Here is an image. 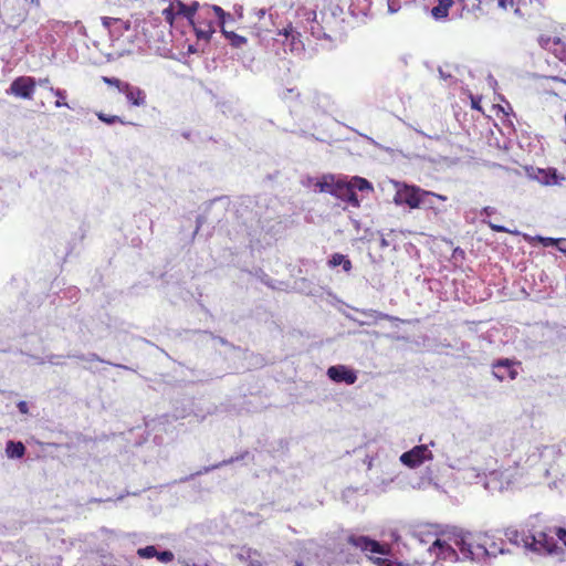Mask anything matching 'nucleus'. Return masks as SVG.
Here are the masks:
<instances>
[{
    "label": "nucleus",
    "mask_w": 566,
    "mask_h": 566,
    "mask_svg": "<svg viewBox=\"0 0 566 566\" xmlns=\"http://www.w3.org/2000/svg\"><path fill=\"white\" fill-rule=\"evenodd\" d=\"M388 537L390 543L384 544L368 535L350 534L347 537V542L365 553L367 560L376 566H408V564L398 560L394 555L397 554L403 557L409 552L411 542H422L420 537L415 533H408L407 537H402L397 530H390Z\"/></svg>",
    "instance_id": "f257e3e1"
},
{
    "label": "nucleus",
    "mask_w": 566,
    "mask_h": 566,
    "mask_svg": "<svg viewBox=\"0 0 566 566\" xmlns=\"http://www.w3.org/2000/svg\"><path fill=\"white\" fill-rule=\"evenodd\" d=\"M237 224L249 238L260 234L263 219L270 218L268 199L262 196H241L232 202Z\"/></svg>",
    "instance_id": "f03ea898"
},
{
    "label": "nucleus",
    "mask_w": 566,
    "mask_h": 566,
    "mask_svg": "<svg viewBox=\"0 0 566 566\" xmlns=\"http://www.w3.org/2000/svg\"><path fill=\"white\" fill-rule=\"evenodd\" d=\"M446 534L448 539L459 548L463 559H470L483 566L490 565L492 558L505 552L503 547H497L494 542L490 547H486L485 543H478L473 533L457 526H449Z\"/></svg>",
    "instance_id": "7ed1b4c3"
},
{
    "label": "nucleus",
    "mask_w": 566,
    "mask_h": 566,
    "mask_svg": "<svg viewBox=\"0 0 566 566\" xmlns=\"http://www.w3.org/2000/svg\"><path fill=\"white\" fill-rule=\"evenodd\" d=\"M373 444L368 443L365 447L354 449V453L364 455V463L367 465L369 472V492L384 493L388 490L389 485L396 481L390 472L387 471L388 463L382 459L379 451L374 453Z\"/></svg>",
    "instance_id": "20e7f679"
},
{
    "label": "nucleus",
    "mask_w": 566,
    "mask_h": 566,
    "mask_svg": "<svg viewBox=\"0 0 566 566\" xmlns=\"http://www.w3.org/2000/svg\"><path fill=\"white\" fill-rule=\"evenodd\" d=\"M505 536L516 545L522 542L527 551L538 554L557 555L563 552V548L554 537L553 527L530 532L527 535L510 527L505 531Z\"/></svg>",
    "instance_id": "39448f33"
},
{
    "label": "nucleus",
    "mask_w": 566,
    "mask_h": 566,
    "mask_svg": "<svg viewBox=\"0 0 566 566\" xmlns=\"http://www.w3.org/2000/svg\"><path fill=\"white\" fill-rule=\"evenodd\" d=\"M396 188L392 202L396 206H408L410 209H420V200L423 193L422 188L405 181L391 180Z\"/></svg>",
    "instance_id": "423d86ee"
},
{
    "label": "nucleus",
    "mask_w": 566,
    "mask_h": 566,
    "mask_svg": "<svg viewBox=\"0 0 566 566\" xmlns=\"http://www.w3.org/2000/svg\"><path fill=\"white\" fill-rule=\"evenodd\" d=\"M103 81L108 86L117 88L118 93L123 94L132 107H142L146 104V92L140 87L130 84L129 82L123 81L118 77L104 76Z\"/></svg>",
    "instance_id": "0eeeda50"
},
{
    "label": "nucleus",
    "mask_w": 566,
    "mask_h": 566,
    "mask_svg": "<svg viewBox=\"0 0 566 566\" xmlns=\"http://www.w3.org/2000/svg\"><path fill=\"white\" fill-rule=\"evenodd\" d=\"M434 441H430L428 444H419L413 447L412 449L403 452L399 460L400 462L410 468L415 469L420 467L424 461L432 460L433 454L432 451L429 450V447H434Z\"/></svg>",
    "instance_id": "6e6552de"
},
{
    "label": "nucleus",
    "mask_w": 566,
    "mask_h": 566,
    "mask_svg": "<svg viewBox=\"0 0 566 566\" xmlns=\"http://www.w3.org/2000/svg\"><path fill=\"white\" fill-rule=\"evenodd\" d=\"M317 557L321 558V563L324 566H344L345 564L359 563V556L345 551L334 552L328 548H321L317 553Z\"/></svg>",
    "instance_id": "1a4fd4ad"
},
{
    "label": "nucleus",
    "mask_w": 566,
    "mask_h": 566,
    "mask_svg": "<svg viewBox=\"0 0 566 566\" xmlns=\"http://www.w3.org/2000/svg\"><path fill=\"white\" fill-rule=\"evenodd\" d=\"M36 86V81L32 76H18L6 90L8 95H13L23 99H31Z\"/></svg>",
    "instance_id": "9d476101"
},
{
    "label": "nucleus",
    "mask_w": 566,
    "mask_h": 566,
    "mask_svg": "<svg viewBox=\"0 0 566 566\" xmlns=\"http://www.w3.org/2000/svg\"><path fill=\"white\" fill-rule=\"evenodd\" d=\"M198 8L199 3L197 1H193L191 4H187L181 0H176L171 2L170 6L163 11V13L168 21H172L176 15H180L192 22Z\"/></svg>",
    "instance_id": "9b49d317"
},
{
    "label": "nucleus",
    "mask_w": 566,
    "mask_h": 566,
    "mask_svg": "<svg viewBox=\"0 0 566 566\" xmlns=\"http://www.w3.org/2000/svg\"><path fill=\"white\" fill-rule=\"evenodd\" d=\"M326 375L335 384L354 385L358 378L353 367L342 364L329 366Z\"/></svg>",
    "instance_id": "f8f14e48"
},
{
    "label": "nucleus",
    "mask_w": 566,
    "mask_h": 566,
    "mask_svg": "<svg viewBox=\"0 0 566 566\" xmlns=\"http://www.w3.org/2000/svg\"><path fill=\"white\" fill-rule=\"evenodd\" d=\"M314 19L311 24V34L316 39H325L332 40V35L327 32L329 29L328 24L331 20H335L336 13L332 12L329 14L325 12H321V21L317 20L316 12H313Z\"/></svg>",
    "instance_id": "ddd939ff"
},
{
    "label": "nucleus",
    "mask_w": 566,
    "mask_h": 566,
    "mask_svg": "<svg viewBox=\"0 0 566 566\" xmlns=\"http://www.w3.org/2000/svg\"><path fill=\"white\" fill-rule=\"evenodd\" d=\"M369 493L368 485L348 486L342 492V501L350 509L363 506L361 499Z\"/></svg>",
    "instance_id": "4468645a"
},
{
    "label": "nucleus",
    "mask_w": 566,
    "mask_h": 566,
    "mask_svg": "<svg viewBox=\"0 0 566 566\" xmlns=\"http://www.w3.org/2000/svg\"><path fill=\"white\" fill-rule=\"evenodd\" d=\"M492 375L500 381H503L505 378L515 379L517 377V371L514 368V364L509 358H501L495 360L492 364Z\"/></svg>",
    "instance_id": "2eb2a0df"
},
{
    "label": "nucleus",
    "mask_w": 566,
    "mask_h": 566,
    "mask_svg": "<svg viewBox=\"0 0 566 566\" xmlns=\"http://www.w3.org/2000/svg\"><path fill=\"white\" fill-rule=\"evenodd\" d=\"M443 455L447 458L448 465L452 469L461 470L462 462L468 458V451L460 452L459 443L455 437H452L451 443L446 448Z\"/></svg>",
    "instance_id": "dca6fc26"
},
{
    "label": "nucleus",
    "mask_w": 566,
    "mask_h": 566,
    "mask_svg": "<svg viewBox=\"0 0 566 566\" xmlns=\"http://www.w3.org/2000/svg\"><path fill=\"white\" fill-rule=\"evenodd\" d=\"M0 7L9 12L15 22L22 21L27 13V0H0Z\"/></svg>",
    "instance_id": "f3484780"
},
{
    "label": "nucleus",
    "mask_w": 566,
    "mask_h": 566,
    "mask_svg": "<svg viewBox=\"0 0 566 566\" xmlns=\"http://www.w3.org/2000/svg\"><path fill=\"white\" fill-rule=\"evenodd\" d=\"M430 551H433L439 558L451 562L459 560L458 552L451 544L447 543L446 541L437 538L431 545Z\"/></svg>",
    "instance_id": "a211bd4d"
},
{
    "label": "nucleus",
    "mask_w": 566,
    "mask_h": 566,
    "mask_svg": "<svg viewBox=\"0 0 566 566\" xmlns=\"http://www.w3.org/2000/svg\"><path fill=\"white\" fill-rule=\"evenodd\" d=\"M249 457H250V452L249 451H243L242 453H240L237 457H231L230 459L223 460V461H221L219 463H216V464H212V465H209V467H203L201 470L197 471L196 473L191 474L190 476H186V478L181 479L180 481L181 482L188 481L189 479L193 478L195 475H201V474H205V473H209V472H211V471H213L216 469H219L221 467L231 464V463L237 462V461L245 460Z\"/></svg>",
    "instance_id": "6ab92c4d"
},
{
    "label": "nucleus",
    "mask_w": 566,
    "mask_h": 566,
    "mask_svg": "<svg viewBox=\"0 0 566 566\" xmlns=\"http://www.w3.org/2000/svg\"><path fill=\"white\" fill-rule=\"evenodd\" d=\"M327 265L331 269L342 266L345 273H349L353 269V264L348 255L339 252H335L328 256Z\"/></svg>",
    "instance_id": "aec40b11"
},
{
    "label": "nucleus",
    "mask_w": 566,
    "mask_h": 566,
    "mask_svg": "<svg viewBox=\"0 0 566 566\" xmlns=\"http://www.w3.org/2000/svg\"><path fill=\"white\" fill-rule=\"evenodd\" d=\"M27 453V447L22 441L8 440L6 443V455L9 459H22Z\"/></svg>",
    "instance_id": "412c9836"
},
{
    "label": "nucleus",
    "mask_w": 566,
    "mask_h": 566,
    "mask_svg": "<svg viewBox=\"0 0 566 566\" xmlns=\"http://www.w3.org/2000/svg\"><path fill=\"white\" fill-rule=\"evenodd\" d=\"M536 179L546 186L552 185H558L559 180H563V177H559L557 174V170L554 168H547V169H538V175L536 176Z\"/></svg>",
    "instance_id": "4be33fe9"
},
{
    "label": "nucleus",
    "mask_w": 566,
    "mask_h": 566,
    "mask_svg": "<svg viewBox=\"0 0 566 566\" xmlns=\"http://www.w3.org/2000/svg\"><path fill=\"white\" fill-rule=\"evenodd\" d=\"M442 200L446 201L447 197L442 195L434 193L429 190H423L421 200H420V209H437L436 201Z\"/></svg>",
    "instance_id": "5701e85b"
},
{
    "label": "nucleus",
    "mask_w": 566,
    "mask_h": 566,
    "mask_svg": "<svg viewBox=\"0 0 566 566\" xmlns=\"http://www.w3.org/2000/svg\"><path fill=\"white\" fill-rule=\"evenodd\" d=\"M274 220L273 213L270 211V218L266 220L263 219V227L260 229V233L264 231L265 233L275 237L279 235L284 227L282 224V221H275L274 223H271Z\"/></svg>",
    "instance_id": "b1692460"
},
{
    "label": "nucleus",
    "mask_w": 566,
    "mask_h": 566,
    "mask_svg": "<svg viewBox=\"0 0 566 566\" xmlns=\"http://www.w3.org/2000/svg\"><path fill=\"white\" fill-rule=\"evenodd\" d=\"M347 186L349 188H352L353 190L360 191V192H366V191H373L374 190L373 184L368 179H366L364 177H359V176L352 177L348 180Z\"/></svg>",
    "instance_id": "393cba45"
},
{
    "label": "nucleus",
    "mask_w": 566,
    "mask_h": 566,
    "mask_svg": "<svg viewBox=\"0 0 566 566\" xmlns=\"http://www.w3.org/2000/svg\"><path fill=\"white\" fill-rule=\"evenodd\" d=\"M452 4V0H438V4L431 9V15L436 20L447 18L449 14V9Z\"/></svg>",
    "instance_id": "a878e982"
},
{
    "label": "nucleus",
    "mask_w": 566,
    "mask_h": 566,
    "mask_svg": "<svg viewBox=\"0 0 566 566\" xmlns=\"http://www.w3.org/2000/svg\"><path fill=\"white\" fill-rule=\"evenodd\" d=\"M239 558L244 560L248 566H264V563L259 559V554L250 548H242Z\"/></svg>",
    "instance_id": "bb28decb"
},
{
    "label": "nucleus",
    "mask_w": 566,
    "mask_h": 566,
    "mask_svg": "<svg viewBox=\"0 0 566 566\" xmlns=\"http://www.w3.org/2000/svg\"><path fill=\"white\" fill-rule=\"evenodd\" d=\"M221 33L229 41L230 45L235 49L243 46L248 41L245 36H242L234 31L226 30V27L221 29Z\"/></svg>",
    "instance_id": "cd10ccee"
},
{
    "label": "nucleus",
    "mask_w": 566,
    "mask_h": 566,
    "mask_svg": "<svg viewBox=\"0 0 566 566\" xmlns=\"http://www.w3.org/2000/svg\"><path fill=\"white\" fill-rule=\"evenodd\" d=\"M312 102L324 113L328 112L333 104L331 96L324 93H315Z\"/></svg>",
    "instance_id": "c85d7f7f"
},
{
    "label": "nucleus",
    "mask_w": 566,
    "mask_h": 566,
    "mask_svg": "<svg viewBox=\"0 0 566 566\" xmlns=\"http://www.w3.org/2000/svg\"><path fill=\"white\" fill-rule=\"evenodd\" d=\"M339 198L348 205L358 208L360 206V199L355 190L348 186L339 193Z\"/></svg>",
    "instance_id": "c756f323"
},
{
    "label": "nucleus",
    "mask_w": 566,
    "mask_h": 566,
    "mask_svg": "<svg viewBox=\"0 0 566 566\" xmlns=\"http://www.w3.org/2000/svg\"><path fill=\"white\" fill-rule=\"evenodd\" d=\"M96 116L102 123L109 125V126L117 124V123H120L122 125H135L134 123L124 120L122 117H119L117 115H109V114H105L103 112H97Z\"/></svg>",
    "instance_id": "7c9ffc66"
},
{
    "label": "nucleus",
    "mask_w": 566,
    "mask_h": 566,
    "mask_svg": "<svg viewBox=\"0 0 566 566\" xmlns=\"http://www.w3.org/2000/svg\"><path fill=\"white\" fill-rule=\"evenodd\" d=\"M211 9L218 19L220 30L226 27L227 21L233 20L232 15L229 12L224 11L221 7L213 4L211 6Z\"/></svg>",
    "instance_id": "2f4dec72"
},
{
    "label": "nucleus",
    "mask_w": 566,
    "mask_h": 566,
    "mask_svg": "<svg viewBox=\"0 0 566 566\" xmlns=\"http://www.w3.org/2000/svg\"><path fill=\"white\" fill-rule=\"evenodd\" d=\"M250 274L259 279L263 284L271 289H276L275 281L269 276L261 268H255L253 271H249Z\"/></svg>",
    "instance_id": "473e14b6"
},
{
    "label": "nucleus",
    "mask_w": 566,
    "mask_h": 566,
    "mask_svg": "<svg viewBox=\"0 0 566 566\" xmlns=\"http://www.w3.org/2000/svg\"><path fill=\"white\" fill-rule=\"evenodd\" d=\"M462 471L463 480L468 481L469 483H479L482 479V474L476 468L470 467L463 469Z\"/></svg>",
    "instance_id": "72a5a7b5"
},
{
    "label": "nucleus",
    "mask_w": 566,
    "mask_h": 566,
    "mask_svg": "<svg viewBox=\"0 0 566 566\" xmlns=\"http://www.w3.org/2000/svg\"><path fill=\"white\" fill-rule=\"evenodd\" d=\"M213 32H214V29H213L211 22H209L207 24V28L195 27V33H196L198 40H203L206 42H209L212 38Z\"/></svg>",
    "instance_id": "f704fd0d"
},
{
    "label": "nucleus",
    "mask_w": 566,
    "mask_h": 566,
    "mask_svg": "<svg viewBox=\"0 0 566 566\" xmlns=\"http://www.w3.org/2000/svg\"><path fill=\"white\" fill-rule=\"evenodd\" d=\"M50 91L57 97V99L54 103L55 107H67L73 109V107L65 102L67 95L65 90L50 87Z\"/></svg>",
    "instance_id": "c9c22d12"
},
{
    "label": "nucleus",
    "mask_w": 566,
    "mask_h": 566,
    "mask_svg": "<svg viewBox=\"0 0 566 566\" xmlns=\"http://www.w3.org/2000/svg\"><path fill=\"white\" fill-rule=\"evenodd\" d=\"M192 333L195 334H203V335H207L209 337H211L212 339H216L219 344L223 345V346H227L229 347L230 349L232 350H237L239 349L238 346L233 345L232 343H230L228 339H226L224 337H221V336H216L213 335V333L211 332H208V331H192Z\"/></svg>",
    "instance_id": "e433bc0d"
},
{
    "label": "nucleus",
    "mask_w": 566,
    "mask_h": 566,
    "mask_svg": "<svg viewBox=\"0 0 566 566\" xmlns=\"http://www.w3.org/2000/svg\"><path fill=\"white\" fill-rule=\"evenodd\" d=\"M85 361H99V363H105V364H109L114 367H117V368H122V369H126V370H133L130 367L126 366V365H122V364H115V363H111L108 360H105L103 358H101L97 354L95 353H88L86 354L85 356Z\"/></svg>",
    "instance_id": "4c0bfd02"
},
{
    "label": "nucleus",
    "mask_w": 566,
    "mask_h": 566,
    "mask_svg": "<svg viewBox=\"0 0 566 566\" xmlns=\"http://www.w3.org/2000/svg\"><path fill=\"white\" fill-rule=\"evenodd\" d=\"M332 180H333V177L332 176H323L317 182H316V187L318 188V190L321 192H329V193H333L332 191Z\"/></svg>",
    "instance_id": "58836bf2"
},
{
    "label": "nucleus",
    "mask_w": 566,
    "mask_h": 566,
    "mask_svg": "<svg viewBox=\"0 0 566 566\" xmlns=\"http://www.w3.org/2000/svg\"><path fill=\"white\" fill-rule=\"evenodd\" d=\"M504 473L499 471H492L489 475H484L486 481L484 482V488L488 490L496 489V485L492 486V483H495L500 478H503Z\"/></svg>",
    "instance_id": "ea45409f"
},
{
    "label": "nucleus",
    "mask_w": 566,
    "mask_h": 566,
    "mask_svg": "<svg viewBox=\"0 0 566 566\" xmlns=\"http://www.w3.org/2000/svg\"><path fill=\"white\" fill-rule=\"evenodd\" d=\"M533 240L541 243L544 248H556L557 238L536 235Z\"/></svg>",
    "instance_id": "a19ab883"
},
{
    "label": "nucleus",
    "mask_w": 566,
    "mask_h": 566,
    "mask_svg": "<svg viewBox=\"0 0 566 566\" xmlns=\"http://www.w3.org/2000/svg\"><path fill=\"white\" fill-rule=\"evenodd\" d=\"M483 222H485L494 232L513 233V234H518L520 233L517 230L511 231L505 226L496 224V223H494V221L483 220Z\"/></svg>",
    "instance_id": "79ce46f5"
},
{
    "label": "nucleus",
    "mask_w": 566,
    "mask_h": 566,
    "mask_svg": "<svg viewBox=\"0 0 566 566\" xmlns=\"http://www.w3.org/2000/svg\"><path fill=\"white\" fill-rule=\"evenodd\" d=\"M138 555L143 558L156 557L157 548L153 545H148L138 549Z\"/></svg>",
    "instance_id": "37998d69"
},
{
    "label": "nucleus",
    "mask_w": 566,
    "mask_h": 566,
    "mask_svg": "<svg viewBox=\"0 0 566 566\" xmlns=\"http://www.w3.org/2000/svg\"><path fill=\"white\" fill-rule=\"evenodd\" d=\"M156 558L161 563H169L174 559V553L169 549L157 551Z\"/></svg>",
    "instance_id": "c03bdc74"
},
{
    "label": "nucleus",
    "mask_w": 566,
    "mask_h": 566,
    "mask_svg": "<svg viewBox=\"0 0 566 566\" xmlns=\"http://www.w3.org/2000/svg\"><path fill=\"white\" fill-rule=\"evenodd\" d=\"M554 537H556L557 542L560 541L566 546V528L562 526L553 527Z\"/></svg>",
    "instance_id": "a18cd8bd"
},
{
    "label": "nucleus",
    "mask_w": 566,
    "mask_h": 566,
    "mask_svg": "<svg viewBox=\"0 0 566 566\" xmlns=\"http://www.w3.org/2000/svg\"><path fill=\"white\" fill-rule=\"evenodd\" d=\"M300 36L301 34L300 33H296V34H292L291 36V51H295V50H300V49H303V44L300 40Z\"/></svg>",
    "instance_id": "49530a36"
},
{
    "label": "nucleus",
    "mask_w": 566,
    "mask_h": 566,
    "mask_svg": "<svg viewBox=\"0 0 566 566\" xmlns=\"http://www.w3.org/2000/svg\"><path fill=\"white\" fill-rule=\"evenodd\" d=\"M412 489H422L430 484V478H420L416 482H410Z\"/></svg>",
    "instance_id": "de8ad7c7"
},
{
    "label": "nucleus",
    "mask_w": 566,
    "mask_h": 566,
    "mask_svg": "<svg viewBox=\"0 0 566 566\" xmlns=\"http://www.w3.org/2000/svg\"><path fill=\"white\" fill-rule=\"evenodd\" d=\"M101 20H102L103 27L107 30H109L113 24L120 21L118 18H111V17H102Z\"/></svg>",
    "instance_id": "09e8293b"
},
{
    "label": "nucleus",
    "mask_w": 566,
    "mask_h": 566,
    "mask_svg": "<svg viewBox=\"0 0 566 566\" xmlns=\"http://www.w3.org/2000/svg\"><path fill=\"white\" fill-rule=\"evenodd\" d=\"M387 2H388V12H389L390 14H394V13H396V12H398V11H399V9H400V3H399V1H396V0H387Z\"/></svg>",
    "instance_id": "8fccbe9b"
},
{
    "label": "nucleus",
    "mask_w": 566,
    "mask_h": 566,
    "mask_svg": "<svg viewBox=\"0 0 566 566\" xmlns=\"http://www.w3.org/2000/svg\"><path fill=\"white\" fill-rule=\"evenodd\" d=\"M206 525L205 524H197L193 527L188 530V533L191 536H196L197 534H202Z\"/></svg>",
    "instance_id": "3c124183"
},
{
    "label": "nucleus",
    "mask_w": 566,
    "mask_h": 566,
    "mask_svg": "<svg viewBox=\"0 0 566 566\" xmlns=\"http://www.w3.org/2000/svg\"><path fill=\"white\" fill-rule=\"evenodd\" d=\"M46 359H48V363H50L51 365H56V366L57 365H63V361L61 360L62 359L61 355L52 354V355H49L46 357Z\"/></svg>",
    "instance_id": "603ef678"
},
{
    "label": "nucleus",
    "mask_w": 566,
    "mask_h": 566,
    "mask_svg": "<svg viewBox=\"0 0 566 566\" xmlns=\"http://www.w3.org/2000/svg\"><path fill=\"white\" fill-rule=\"evenodd\" d=\"M494 213H496V209L493 207L486 206L481 209L480 217H491Z\"/></svg>",
    "instance_id": "864d4df0"
},
{
    "label": "nucleus",
    "mask_w": 566,
    "mask_h": 566,
    "mask_svg": "<svg viewBox=\"0 0 566 566\" xmlns=\"http://www.w3.org/2000/svg\"><path fill=\"white\" fill-rule=\"evenodd\" d=\"M555 249H557L562 253H566V238H557Z\"/></svg>",
    "instance_id": "5fc2aeb1"
},
{
    "label": "nucleus",
    "mask_w": 566,
    "mask_h": 566,
    "mask_svg": "<svg viewBox=\"0 0 566 566\" xmlns=\"http://www.w3.org/2000/svg\"><path fill=\"white\" fill-rule=\"evenodd\" d=\"M297 32L294 31L293 27L291 24L287 25V28H284L282 31H280V34H283L286 39L291 38L292 34H296Z\"/></svg>",
    "instance_id": "6e6d98bb"
},
{
    "label": "nucleus",
    "mask_w": 566,
    "mask_h": 566,
    "mask_svg": "<svg viewBox=\"0 0 566 566\" xmlns=\"http://www.w3.org/2000/svg\"><path fill=\"white\" fill-rule=\"evenodd\" d=\"M17 408H18L19 412L23 413V415L28 413V411H29L28 402L23 401V400H21L17 403Z\"/></svg>",
    "instance_id": "4d7b16f0"
},
{
    "label": "nucleus",
    "mask_w": 566,
    "mask_h": 566,
    "mask_svg": "<svg viewBox=\"0 0 566 566\" xmlns=\"http://www.w3.org/2000/svg\"><path fill=\"white\" fill-rule=\"evenodd\" d=\"M464 255H465V252L464 250H462L461 248H455L452 252V258L453 259H464Z\"/></svg>",
    "instance_id": "13d9d810"
},
{
    "label": "nucleus",
    "mask_w": 566,
    "mask_h": 566,
    "mask_svg": "<svg viewBox=\"0 0 566 566\" xmlns=\"http://www.w3.org/2000/svg\"><path fill=\"white\" fill-rule=\"evenodd\" d=\"M360 313L365 317H376L377 315H380L377 311H374V310H364V311H360Z\"/></svg>",
    "instance_id": "bf43d9fd"
},
{
    "label": "nucleus",
    "mask_w": 566,
    "mask_h": 566,
    "mask_svg": "<svg viewBox=\"0 0 566 566\" xmlns=\"http://www.w3.org/2000/svg\"><path fill=\"white\" fill-rule=\"evenodd\" d=\"M497 4L500 8L506 9L509 4L510 6L514 4V0H497Z\"/></svg>",
    "instance_id": "052dcab7"
},
{
    "label": "nucleus",
    "mask_w": 566,
    "mask_h": 566,
    "mask_svg": "<svg viewBox=\"0 0 566 566\" xmlns=\"http://www.w3.org/2000/svg\"><path fill=\"white\" fill-rule=\"evenodd\" d=\"M233 9H234V12L238 15V18L242 19V17H243V6L234 4Z\"/></svg>",
    "instance_id": "680f3d73"
},
{
    "label": "nucleus",
    "mask_w": 566,
    "mask_h": 566,
    "mask_svg": "<svg viewBox=\"0 0 566 566\" xmlns=\"http://www.w3.org/2000/svg\"><path fill=\"white\" fill-rule=\"evenodd\" d=\"M206 218L203 216H198L197 217V220H196V230H195V233H197L199 231V229L201 228V226L203 224Z\"/></svg>",
    "instance_id": "e2e57ef3"
},
{
    "label": "nucleus",
    "mask_w": 566,
    "mask_h": 566,
    "mask_svg": "<svg viewBox=\"0 0 566 566\" xmlns=\"http://www.w3.org/2000/svg\"><path fill=\"white\" fill-rule=\"evenodd\" d=\"M39 85L43 86V87H48L50 90L51 86H50L49 77L40 78L39 80Z\"/></svg>",
    "instance_id": "0e129e2a"
},
{
    "label": "nucleus",
    "mask_w": 566,
    "mask_h": 566,
    "mask_svg": "<svg viewBox=\"0 0 566 566\" xmlns=\"http://www.w3.org/2000/svg\"><path fill=\"white\" fill-rule=\"evenodd\" d=\"M181 136H182L185 139L189 140V142H193V139H192V132H191V130H184V132L181 133Z\"/></svg>",
    "instance_id": "69168bd1"
},
{
    "label": "nucleus",
    "mask_w": 566,
    "mask_h": 566,
    "mask_svg": "<svg viewBox=\"0 0 566 566\" xmlns=\"http://www.w3.org/2000/svg\"><path fill=\"white\" fill-rule=\"evenodd\" d=\"M389 245H390V241H389L387 238H385V235H384V234H381V238H380V247H381L382 249H385V248H387V247H389Z\"/></svg>",
    "instance_id": "338daca9"
},
{
    "label": "nucleus",
    "mask_w": 566,
    "mask_h": 566,
    "mask_svg": "<svg viewBox=\"0 0 566 566\" xmlns=\"http://www.w3.org/2000/svg\"><path fill=\"white\" fill-rule=\"evenodd\" d=\"M266 12H268L266 9L262 8V9L256 10L255 14L259 18V20H261L265 17Z\"/></svg>",
    "instance_id": "774afa93"
}]
</instances>
